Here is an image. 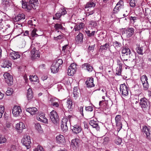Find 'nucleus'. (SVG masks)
<instances>
[{"label": "nucleus", "instance_id": "obj_1", "mask_svg": "<svg viewBox=\"0 0 151 151\" xmlns=\"http://www.w3.org/2000/svg\"><path fill=\"white\" fill-rule=\"evenodd\" d=\"M70 123L72 124L71 128L73 132L76 134L81 132L82 128L80 124L78 122L79 121L77 119H73L69 120Z\"/></svg>", "mask_w": 151, "mask_h": 151}, {"label": "nucleus", "instance_id": "obj_2", "mask_svg": "<svg viewBox=\"0 0 151 151\" xmlns=\"http://www.w3.org/2000/svg\"><path fill=\"white\" fill-rule=\"evenodd\" d=\"M122 58H125L126 56H127L128 58H132L131 60H134L136 59V56L134 53H132L130 50L128 48L123 47L122 48Z\"/></svg>", "mask_w": 151, "mask_h": 151}, {"label": "nucleus", "instance_id": "obj_3", "mask_svg": "<svg viewBox=\"0 0 151 151\" xmlns=\"http://www.w3.org/2000/svg\"><path fill=\"white\" fill-rule=\"evenodd\" d=\"M129 88L125 84H121L120 86V93L123 96H127L128 94Z\"/></svg>", "mask_w": 151, "mask_h": 151}, {"label": "nucleus", "instance_id": "obj_4", "mask_svg": "<svg viewBox=\"0 0 151 151\" xmlns=\"http://www.w3.org/2000/svg\"><path fill=\"white\" fill-rule=\"evenodd\" d=\"M22 142L23 145L26 147L27 149H29L31 147V143L30 137L29 136L25 135L22 138Z\"/></svg>", "mask_w": 151, "mask_h": 151}, {"label": "nucleus", "instance_id": "obj_5", "mask_svg": "<svg viewBox=\"0 0 151 151\" xmlns=\"http://www.w3.org/2000/svg\"><path fill=\"white\" fill-rule=\"evenodd\" d=\"M50 117L53 123L55 124H57L59 119L58 115L55 111L53 110L50 112Z\"/></svg>", "mask_w": 151, "mask_h": 151}, {"label": "nucleus", "instance_id": "obj_6", "mask_svg": "<svg viewBox=\"0 0 151 151\" xmlns=\"http://www.w3.org/2000/svg\"><path fill=\"white\" fill-rule=\"evenodd\" d=\"M139 104L142 109H146L149 104V101L145 97L141 98L139 100Z\"/></svg>", "mask_w": 151, "mask_h": 151}, {"label": "nucleus", "instance_id": "obj_7", "mask_svg": "<svg viewBox=\"0 0 151 151\" xmlns=\"http://www.w3.org/2000/svg\"><path fill=\"white\" fill-rule=\"evenodd\" d=\"M5 81L9 86H10L13 83V78L11 75L8 73H5L4 75Z\"/></svg>", "mask_w": 151, "mask_h": 151}, {"label": "nucleus", "instance_id": "obj_8", "mask_svg": "<svg viewBox=\"0 0 151 151\" xmlns=\"http://www.w3.org/2000/svg\"><path fill=\"white\" fill-rule=\"evenodd\" d=\"M140 79L144 89L145 90H147L149 87V84L147 81L148 78L147 76L145 75H143L140 77Z\"/></svg>", "mask_w": 151, "mask_h": 151}, {"label": "nucleus", "instance_id": "obj_9", "mask_svg": "<svg viewBox=\"0 0 151 151\" xmlns=\"http://www.w3.org/2000/svg\"><path fill=\"white\" fill-rule=\"evenodd\" d=\"M22 112V109L21 107L19 106H15L12 109V114L13 116L15 117L19 116Z\"/></svg>", "mask_w": 151, "mask_h": 151}, {"label": "nucleus", "instance_id": "obj_10", "mask_svg": "<svg viewBox=\"0 0 151 151\" xmlns=\"http://www.w3.org/2000/svg\"><path fill=\"white\" fill-rule=\"evenodd\" d=\"M115 120L116 126L117 127V130L119 131L122 128V124L121 122V115H117L116 116Z\"/></svg>", "mask_w": 151, "mask_h": 151}, {"label": "nucleus", "instance_id": "obj_11", "mask_svg": "<svg viewBox=\"0 0 151 151\" xmlns=\"http://www.w3.org/2000/svg\"><path fill=\"white\" fill-rule=\"evenodd\" d=\"M129 59H127L125 58H122L121 57V58L122 60L123 61L124 64L125 65L129 67V65H131L132 64H135L136 63V59L134 60H131L132 58H128Z\"/></svg>", "mask_w": 151, "mask_h": 151}, {"label": "nucleus", "instance_id": "obj_12", "mask_svg": "<svg viewBox=\"0 0 151 151\" xmlns=\"http://www.w3.org/2000/svg\"><path fill=\"white\" fill-rule=\"evenodd\" d=\"M68 122V119L66 117H63L62 119L61 127L62 131L63 132H66L68 129L67 126Z\"/></svg>", "mask_w": 151, "mask_h": 151}, {"label": "nucleus", "instance_id": "obj_13", "mask_svg": "<svg viewBox=\"0 0 151 151\" xmlns=\"http://www.w3.org/2000/svg\"><path fill=\"white\" fill-rule=\"evenodd\" d=\"M96 4V2L95 1L92 0L88 2L85 6V9L87 11H88V9L94 7Z\"/></svg>", "mask_w": 151, "mask_h": 151}, {"label": "nucleus", "instance_id": "obj_14", "mask_svg": "<svg viewBox=\"0 0 151 151\" xmlns=\"http://www.w3.org/2000/svg\"><path fill=\"white\" fill-rule=\"evenodd\" d=\"M124 7V2L122 1H119L116 4V6L114 8L113 11L116 12L119 11Z\"/></svg>", "mask_w": 151, "mask_h": 151}, {"label": "nucleus", "instance_id": "obj_15", "mask_svg": "<svg viewBox=\"0 0 151 151\" xmlns=\"http://www.w3.org/2000/svg\"><path fill=\"white\" fill-rule=\"evenodd\" d=\"M22 7L25 9V10L29 11L32 9V6L29 4V2L22 1Z\"/></svg>", "mask_w": 151, "mask_h": 151}, {"label": "nucleus", "instance_id": "obj_16", "mask_svg": "<svg viewBox=\"0 0 151 151\" xmlns=\"http://www.w3.org/2000/svg\"><path fill=\"white\" fill-rule=\"evenodd\" d=\"M98 122L97 120H91L89 122V124L93 128H95L97 131L100 129V127L98 124Z\"/></svg>", "mask_w": 151, "mask_h": 151}, {"label": "nucleus", "instance_id": "obj_17", "mask_svg": "<svg viewBox=\"0 0 151 151\" xmlns=\"http://www.w3.org/2000/svg\"><path fill=\"white\" fill-rule=\"evenodd\" d=\"M118 66L116 68V74L118 76L121 75L122 71V64L119 60L117 61Z\"/></svg>", "mask_w": 151, "mask_h": 151}, {"label": "nucleus", "instance_id": "obj_18", "mask_svg": "<svg viewBox=\"0 0 151 151\" xmlns=\"http://www.w3.org/2000/svg\"><path fill=\"white\" fill-rule=\"evenodd\" d=\"M56 139L57 142L58 143H63L65 142V137L61 134L57 135L56 137Z\"/></svg>", "mask_w": 151, "mask_h": 151}, {"label": "nucleus", "instance_id": "obj_19", "mask_svg": "<svg viewBox=\"0 0 151 151\" xmlns=\"http://www.w3.org/2000/svg\"><path fill=\"white\" fill-rule=\"evenodd\" d=\"M93 79L92 77L88 78L86 82L87 87L91 88L94 86V84L93 83Z\"/></svg>", "mask_w": 151, "mask_h": 151}, {"label": "nucleus", "instance_id": "obj_20", "mask_svg": "<svg viewBox=\"0 0 151 151\" xmlns=\"http://www.w3.org/2000/svg\"><path fill=\"white\" fill-rule=\"evenodd\" d=\"M84 24L83 23L76 24L74 27L73 30L75 31H79L84 27Z\"/></svg>", "mask_w": 151, "mask_h": 151}, {"label": "nucleus", "instance_id": "obj_21", "mask_svg": "<svg viewBox=\"0 0 151 151\" xmlns=\"http://www.w3.org/2000/svg\"><path fill=\"white\" fill-rule=\"evenodd\" d=\"M10 56L13 60H15L19 58L20 55L18 52L13 51L10 53Z\"/></svg>", "mask_w": 151, "mask_h": 151}, {"label": "nucleus", "instance_id": "obj_22", "mask_svg": "<svg viewBox=\"0 0 151 151\" xmlns=\"http://www.w3.org/2000/svg\"><path fill=\"white\" fill-rule=\"evenodd\" d=\"M44 115L43 113L40 114L39 115L38 121L45 123H47L48 122V120L46 118Z\"/></svg>", "mask_w": 151, "mask_h": 151}, {"label": "nucleus", "instance_id": "obj_23", "mask_svg": "<svg viewBox=\"0 0 151 151\" xmlns=\"http://www.w3.org/2000/svg\"><path fill=\"white\" fill-rule=\"evenodd\" d=\"M83 39V35L81 32H79L76 37L75 40L78 43L82 42Z\"/></svg>", "mask_w": 151, "mask_h": 151}, {"label": "nucleus", "instance_id": "obj_24", "mask_svg": "<svg viewBox=\"0 0 151 151\" xmlns=\"http://www.w3.org/2000/svg\"><path fill=\"white\" fill-rule=\"evenodd\" d=\"M134 29L132 28L127 29L126 30V36L127 37H129L133 35L134 33Z\"/></svg>", "mask_w": 151, "mask_h": 151}, {"label": "nucleus", "instance_id": "obj_25", "mask_svg": "<svg viewBox=\"0 0 151 151\" xmlns=\"http://www.w3.org/2000/svg\"><path fill=\"white\" fill-rule=\"evenodd\" d=\"M24 19L25 15L24 14H19L13 19V21L14 22H16Z\"/></svg>", "mask_w": 151, "mask_h": 151}, {"label": "nucleus", "instance_id": "obj_26", "mask_svg": "<svg viewBox=\"0 0 151 151\" xmlns=\"http://www.w3.org/2000/svg\"><path fill=\"white\" fill-rule=\"evenodd\" d=\"M16 129L19 130L20 132H22L23 129L25 128L24 124L22 122H20L16 124Z\"/></svg>", "mask_w": 151, "mask_h": 151}, {"label": "nucleus", "instance_id": "obj_27", "mask_svg": "<svg viewBox=\"0 0 151 151\" xmlns=\"http://www.w3.org/2000/svg\"><path fill=\"white\" fill-rule=\"evenodd\" d=\"M142 132L145 133L147 137H150V129L146 126H144L142 128Z\"/></svg>", "mask_w": 151, "mask_h": 151}, {"label": "nucleus", "instance_id": "obj_28", "mask_svg": "<svg viewBox=\"0 0 151 151\" xmlns=\"http://www.w3.org/2000/svg\"><path fill=\"white\" fill-rule=\"evenodd\" d=\"M38 0H30L29 1V4L32 6V8L34 9H36L37 7V1Z\"/></svg>", "mask_w": 151, "mask_h": 151}, {"label": "nucleus", "instance_id": "obj_29", "mask_svg": "<svg viewBox=\"0 0 151 151\" xmlns=\"http://www.w3.org/2000/svg\"><path fill=\"white\" fill-rule=\"evenodd\" d=\"M33 93L32 89L30 88H29L27 92V97L28 100H31L33 97Z\"/></svg>", "mask_w": 151, "mask_h": 151}, {"label": "nucleus", "instance_id": "obj_30", "mask_svg": "<svg viewBox=\"0 0 151 151\" xmlns=\"http://www.w3.org/2000/svg\"><path fill=\"white\" fill-rule=\"evenodd\" d=\"M37 109L35 107H32L28 108L27 109V111L30 113L31 115H34L37 111Z\"/></svg>", "mask_w": 151, "mask_h": 151}, {"label": "nucleus", "instance_id": "obj_31", "mask_svg": "<svg viewBox=\"0 0 151 151\" xmlns=\"http://www.w3.org/2000/svg\"><path fill=\"white\" fill-rule=\"evenodd\" d=\"M51 72L53 73H57L59 70L58 66L53 63L51 67Z\"/></svg>", "mask_w": 151, "mask_h": 151}, {"label": "nucleus", "instance_id": "obj_32", "mask_svg": "<svg viewBox=\"0 0 151 151\" xmlns=\"http://www.w3.org/2000/svg\"><path fill=\"white\" fill-rule=\"evenodd\" d=\"M85 67L86 68V70L89 72H91L93 70V68L88 63H84L82 65V68H84Z\"/></svg>", "mask_w": 151, "mask_h": 151}, {"label": "nucleus", "instance_id": "obj_33", "mask_svg": "<svg viewBox=\"0 0 151 151\" xmlns=\"http://www.w3.org/2000/svg\"><path fill=\"white\" fill-rule=\"evenodd\" d=\"M80 91L78 87H75L74 88L73 94L74 95V97L76 98L79 96Z\"/></svg>", "mask_w": 151, "mask_h": 151}, {"label": "nucleus", "instance_id": "obj_34", "mask_svg": "<svg viewBox=\"0 0 151 151\" xmlns=\"http://www.w3.org/2000/svg\"><path fill=\"white\" fill-rule=\"evenodd\" d=\"M66 106L68 109H70L72 108L73 104L71 99L68 98L67 101Z\"/></svg>", "mask_w": 151, "mask_h": 151}, {"label": "nucleus", "instance_id": "obj_35", "mask_svg": "<svg viewBox=\"0 0 151 151\" xmlns=\"http://www.w3.org/2000/svg\"><path fill=\"white\" fill-rule=\"evenodd\" d=\"M110 47V44L109 43H106L103 45H101L100 47V49L103 51V50H106L108 49H109Z\"/></svg>", "mask_w": 151, "mask_h": 151}, {"label": "nucleus", "instance_id": "obj_36", "mask_svg": "<svg viewBox=\"0 0 151 151\" xmlns=\"http://www.w3.org/2000/svg\"><path fill=\"white\" fill-rule=\"evenodd\" d=\"M63 63V61L61 59H57L56 61L54 62L53 63L57 65L58 66H59L61 65Z\"/></svg>", "mask_w": 151, "mask_h": 151}, {"label": "nucleus", "instance_id": "obj_37", "mask_svg": "<svg viewBox=\"0 0 151 151\" xmlns=\"http://www.w3.org/2000/svg\"><path fill=\"white\" fill-rule=\"evenodd\" d=\"M11 65L12 63L10 61H5L4 62L3 67L4 68H8L9 67H11Z\"/></svg>", "mask_w": 151, "mask_h": 151}, {"label": "nucleus", "instance_id": "obj_38", "mask_svg": "<svg viewBox=\"0 0 151 151\" xmlns=\"http://www.w3.org/2000/svg\"><path fill=\"white\" fill-rule=\"evenodd\" d=\"M71 146L73 147H76L78 146V140L76 139H73L71 142Z\"/></svg>", "mask_w": 151, "mask_h": 151}, {"label": "nucleus", "instance_id": "obj_39", "mask_svg": "<svg viewBox=\"0 0 151 151\" xmlns=\"http://www.w3.org/2000/svg\"><path fill=\"white\" fill-rule=\"evenodd\" d=\"M35 49H33L31 51V53L32 55L31 58L32 60L35 59L36 58L38 57V54H37L36 52L35 51Z\"/></svg>", "mask_w": 151, "mask_h": 151}, {"label": "nucleus", "instance_id": "obj_40", "mask_svg": "<svg viewBox=\"0 0 151 151\" xmlns=\"http://www.w3.org/2000/svg\"><path fill=\"white\" fill-rule=\"evenodd\" d=\"M76 72L74 70L72 69V68L70 66L69 67L68 70V74L69 76H71L74 75Z\"/></svg>", "mask_w": 151, "mask_h": 151}, {"label": "nucleus", "instance_id": "obj_41", "mask_svg": "<svg viewBox=\"0 0 151 151\" xmlns=\"http://www.w3.org/2000/svg\"><path fill=\"white\" fill-rule=\"evenodd\" d=\"M29 80L33 82H36L37 80V77L36 76H30L29 77Z\"/></svg>", "mask_w": 151, "mask_h": 151}, {"label": "nucleus", "instance_id": "obj_42", "mask_svg": "<svg viewBox=\"0 0 151 151\" xmlns=\"http://www.w3.org/2000/svg\"><path fill=\"white\" fill-rule=\"evenodd\" d=\"M7 140L2 134H0V144L6 142Z\"/></svg>", "mask_w": 151, "mask_h": 151}, {"label": "nucleus", "instance_id": "obj_43", "mask_svg": "<svg viewBox=\"0 0 151 151\" xmlns=\"http://www.w3.org/2000/svg\"><path fill=\"white\" fill-rule=\"evenodd\" d=\"M11 125L9 124H7L6 127H4V131L5 132H9V130H11Z\"/></svg>", "mask_w": 151, "mask_h": 151}, {"label": "nucleus", "instance_id": "obj_44", "mask_svg": "<svg viewBox=\"0 0 151 151\" xmlns=\"http://www.w3.org/2000/svg\"><path fill=\"white\" fill-rule=\"evenodd\" d=\"M60 11L59 13H60L61 16L66 14L67 12L66 11V9L64 7L61 8Z\"/></svg>", "mask_w": 151, "mask_h": 151}, {"label": "nucleus", "instance_id": "obj_45", "mask_svg": "<svg viewBox=\"0 0 151 151\" xmlns=\"http://www.w3.org/2000/svg\"><path fill=\"white\" fill-rule=\"evenodd\" d=\"M5 109L4 106L1 105L0 106V118L2 117L4 111Z\"/></svg>", "mask_w": 151, "mask_h": 151}, {"label": "nucleus", "instance_id": "obj_46", "mask_svg": "<svg viewBox=\"0 0 151 151\" xmlns=\"http://www.w3.org/2000/svg\"><path fill=\"white\" fill-rule=\"evenodd\" d=\"M137 52L139 54H142L143 49L142 47H140L139 46H138L136 48Z\"/></svg>", "mask_w": 151, "mask_h": 151}, {"label": "nucleus", "instance_id": "obj_47", "mask_svg": "<svg viewBox=\"0 0 151 151\" xmlns=\"http://www.w3.org/2000/svg\"><path fill=\"white\" fill-rule=\"evenodd\" d=\"M61 16L60 13L59 12H57L55 14V16H54L53 17V19H58Z\"/></svg>", "mask_w": 151, "mask_h": 151}, {"label": "nucleus", "instance_id": "obj_48", "mask_svg": "<svg viewBox=\"0 0 151 151\" xmlns=\"http://www.w3.org/2000/svg\"><path fill=\"white\" fill-rule=\"evenodd\" d=\"M86 32L88 36L90 37H91V36L94 35L95 33V31H93L91 32V33H90V31L89 30L86 31Z\"/></svg>", "mask_w": 151, "mask_h": 151}, {"label": "nucleus", "instance_id": "obj_49", "mask_svg": "<svg viewBox=\"0 0 151 151\" xmlns=\"http://www.w3.org/2000/svg\"><path fill=\"white\" fill-rule=\"evenodd\" d=\"M113 45L116 49H117L121 46V43L117 41H115L113 43Z\"/></svg>", "mask_w": 151, "mask_h": 151}, {"label": "nucleus", "instance_id": "obj_50", "mask_svg": "<svg viewBox=\"0 0 151 151\" xmlns=\"http://www.w3.org/2000/svg\"><path fill=\"white\" fill-rule=\"evenodd\" d=\"M136 2L137 0H131L130 3V6L132 7H135Z\"/></svg>", "mask_w": 151, "mask_h": 151}, {"label": "nucleus", "instance_id": "obj_51", "mask_svg": "<svg viewBox=\"0 0 151 151\" xmlns=\"http://www.w3.org/2000/svg\"><path fill=\"white\" fill-rule=\"evenodd\" d=\"M13 92V89L11 88H9L6 92V94L7 95H11Z\"/></svg>", "mask_w": 151, "mask_h": 151}, {"label": "nucleus", "instance_id": "obj_52", "mask_svg": "<svg viewBox=\"0 0 151 151\" xmlns=\"http://www.w3.org/2000/svg\"><path fill=\"white\" fill-rule=\"evenodd\" d=\"M37 31V29H34L32 32L31 36L32 37H37V34L36 33V32Z\"/></svg>", "mask_w": 151, "mask_h": 151}, {"label": "nucleus", "instance_id": "obj_53", "mask_svg": "<svg viewBox=\"0 0 151 151\" xmlns=\"http://www.w3.org/2000/svg\"><path fill=\"white\" fill-rule=\"evenodd\" d=\"M70 67L72 68V69L74 70L75 72L76 71L77 69L76 65V64L74 63H73L71 64L70 66Z\"/></svg>", "mask_w": 151, "mask_h": 151}, {"label": "nucleus", "instance_id": "obj_54", "mask_svg": "<svg viewBox=\"0 0 151 151\" xmlns=\"http://www.w3.org/2000/svg\"><path fill=\"white\" fill-rule=\"evenodd\" d=\"M55 28L56 29H61L62 26L60 24H56L55 25Z\"/></svg>", "mask_w": 151, "mask_h": 151}, {"label": "nucleus", "instance_id": "obj_55", "mask_svg": "<svg viewBox=\"0 0 151 151\" xmlns=\"http://www.w3.org/2000/svg\"><path fill=\"white\" fill-rule=\"evenodd\" d=\"M130 19L131 20H132L134 23L135 22H136L137 20L138 19V18L135 17H130Z\"/></svg>", "mask_w": 151, "mask_h": 151}, {"label": "nucleus", "instance_id": "obj_56", "mask_svg": "<svg viewBox=\"0 0 151 151\" xmlns=\"http://www.w3.org/2000/svg\"><path fill=\"white\" fill-rule=\"evenodd\" d=\"M9 2L8 0H2V3L5 6L9 5Z\"/></svg>", "mask_w": 151, "mask_h": 151}, {"label": "nucleus", "instance_id": "obj_57", "mask_svg": "<svg viewBox=\"0 0 151 151\" xmlns=\"http://www.w3.org/2000/svg\"><path fill=\"white\" fill-rule=\"evenodd\" d=\"M122 142V140L121 139L118 138L117 139L116 141L115 142L116 143L117 145H120Z\"/></svg>", "mask_w": 151, "mask_h": 151}, {"label": "nucleus", "instance_id": "obj_58", "mask_svg": "<svg viewBox=\"0 0 151 151\" xmlns=\"http://www.w3.org/2000/svg\"><path fill=\"white\" fill-rule=\"evenodd\" d=\"M86 110L88 111H91L93 110V108L91 106H88L86 108Z\"/></svg>", "mask_w": 151, "mask_h": 151}, {"label": "nucleus", "instance_id": "obj_59", "mask_svg": "<svg viewBox=\"0 0 151 151\" xmlns=\"http://www.w3.org/2000/svg\"><path fill=\"white\" fill-rule=\"evenodd\" d=\"M109 139L108 137H105L104 139L103 143L104 144H106L109 141Z\"/></svg>", "mask_w": 151, "mask_h": 151}, {"label": "nucleus", "instance_id": "obj_60", "mask_svg": "<svg viewBox=\"0 0 151 151\" xmlns=\"http://www.w3.org/2000/svg\"><path fill=\"white\" fill-rule=\"evenodd\" d=\"M38 132H39L41 134L43 133V131H42L40 125H38Z\"/></svg>", "mask_w": 151, "mask_h": 151}, {"label": "nucleus", "instance_id": "obj_61", "mask_svg": "<svg viewBox=\"0 0 151 151\" xmlns=\"http://www.w3.org/2000/svg\"><path fill=\"white\" fill-rule=\"evenodd\" d=\"M68 46V45H66L63 46L62 50V51H63L64 52H65V51H66L67 48Z\"/></svg>", "mask_w": 151, "mask_h": 151}, {"label": "nucleus", "instance_id": "obj_62", "mask_svg": "<svg viewBox=\"0 0 151 151\" xmlns=\"http://www.w3.org/2000/svg\"><path fill=\"white\" fill-rule=\"evenodd\" d=\"M47 78H48V76L47 75H45L43 76L41 78L43 81H44V80H46L47 79Z\"/></svg>", "mask_w": 151, "mask_h": 151}, {"label": "nucleus", "instance_id": "obj_63", "mask_svg": "<svg viewBox=\"0 0 151 151\" xmlns=\"http://www.w3.org/2000/svg\"><path fill=\"white\" fill-rule=\"evenodd\" d=\"M52 104L53 106L55 107H58L59 106V104L57 102H53Z\"/></svg>", "mask_w": 151, "mask_h": 151}, {"label": "nucleus", "instance_id": "obj_64", "mask_svg": "<svg viewBox=\"0 0 151 151\" xmlns=\"http://www.w3.org/2000/svg\"><path fill=\"white\" fill-rule=\"evenodd\" d=\"M38 151H44V150L42 147L38 145Z\"/></svg>", "mask_w": 151, "mask_h": 151}]
</instances>
